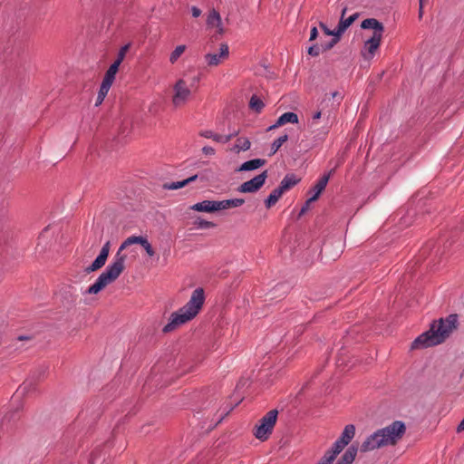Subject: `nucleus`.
<instances>
[{
    "instance_id": "f257e3e1",
    "label": "nucleus",
    "mask_w": 464,
    "mask_h": 464,
    "mask_svg": "<svg viewBox=\"0 0 464 464\" xmlns=\"http://www.w3.org/2000/svg\"><path fill=\"white\" fill-rule=\"evenodd\" d=\"M133 244H140L150 256H154V249L145 237L140 236L129 237L121 243L117 253L113 256L111 263L99 276L96 281L88 287L87 290H102L104 287L114 282L123 272L126 266L127 254L124 253V251L129 250L130 253H132L133 250L130 248Z\"/></svg>"
},
{
    "instance_id": "f03ea898",
    "label": "nucleus",
    "mask_w": 464,
    "mask_h": 464,
    "mask_svg": "<svg viewBox=\"0 0 464 464\" xmlns=\"http://www.w3.org/2000/svg\"><path fill=\"white\" fill-rule=\"evenodd\" d=\"M406 432V425L401 420H394L390 425L377 430L366 438L360 447L361 452L392 445L394 446L402 439Z\"/></svg>"
},
{
    "instance_id": "7ed1b4c3",
    "label": "nucleus",
    "mask_w": 464,
    "mask_h": 464,
    "mask_svg": "<svg viewBox=\"0 0 464 464\" xmlns=\"http://www.w3.org/2000/svg\"><path fill=\"white\" fill-rule=\"evenodd\" d=\"M205 300V292H193L189 301L169 315V323L163 327L162 332L170 333L194 319L202 309Z\"/></svg>"
},
{
    "instance_id": "20e7f679",
    "label": "nucleus",
    "mask_w": 464,
    "mask_h": 464,
    "mask_svg": "<svg viewBox=\"0 0 464 464\" xmlns=\"http://www.w3.org/2000/svg\"><path fill=\"white\" fill-rule=\"evenodd\" d=\"M198 82V77L194 76L192 78H180L175 82L171 99L172 105L175 108L183 107L188 102L193 90L196 89Z\"/></svg>"
},
{
    "instance_id": "39448f33",
    "label": "nucleus",
    "mask_w": 464,
    "mask_h": 464,
    "mask_svg": "<svg viewBox=\"0 0 464 464\" xmlns=\"http://www.w3.org/2000/svg\"><path fill=\"white\" fill-rule=\"evenodd\" d=\"M343 96L341 92L335 91L331 93H326L320 101L317 108L324 114V121L326 123H332L335 119V112L337 111Z\"/></svg>"
},
{
    "instance_id": "423d86ee",
    "label": "nucleus",
    "mask_w": 464,
    "mask_h": 464,
    "mask_svg": "<svg viewBox=\"0 0 464 464\" xmlns=\"http://www.w3.org/2000/svg\"><path fill=\"white\" fill-rule=\"evenodd\" d=\"M277 410L274 409L269 411L258 420V423L256 424L253 430L254 436L261 441L267 440L273 432L274 427L277 420Z\"/></svg>"
},
{
    "instance_id": "0eeeda50",
    "label": "nucleus",
    "mask_w": 464,
    "mask_h": 464,
    "mask_svg": "<svg viewBox=\"0 0 464 464\" xmlns=\"http://www.w3.org/2000/svg\"><path fill=\"white\" fill-rule=\"evenodd\" d=\"M442 343L435 326L430 324V329L419 335L411 344V350L424 349Z\"/></svg>"
},
{
    "instance_id": "6e6552de",
    "label": "nucleus",
    "mask_w": 464,
    "mask_h": 464,
    "mask_svg": "<svg viewBox=\"0 0 464 464\" xmlns=\"http://www.w3.org/2000/svg\"><path fill=\"white\" fill-rule=\"evenodd\" d=\"M431 324L435 326V331L443 343L450 336L452 330L458 327V314H451L445 319L440 318L438 321H433Z\"/></svg>"
},
{
    "instance_id": "1a4fd4ad",
    "label": "nucleus",
    "mask_w": 464,
    "mask_h": 464,
    "mask_svg": "<svg viewBox=\"0 0 464 464\" xmlns=\"http://www.w3.org/2000/svg\"><path fill=\"white\" fill-rule=\"evenodd\" d=\"M267 171L265 170L261 174L254 177L252 179L242 183L237 190L241 193H254L257 191L266 182Z\"/></svg>"
},
{
    "instance_id": "9d476101",
    "label": "nucleus",
    "mask_w": 464,
    "mask_h": 464,
    "mask_svg": "<svg viewBox=\"0 0 464 464\" xmlns=\"http://www.w3.org/2000/svg\"><path fill=\"white\" fill-rule=\"evenodd\" d=\"M229 49L227 44H222L218 53H207L205 62L208 66H218L228 58Z\"/></svg>"
},
{
    "instance_id": "9b49d317",
    "label": "nucleus",
    "mask_w": 464,
    "mask_h": 464,
    "mask_svg": "<svg viewBox=\"0 0 464 464\" xmlns=\"http://www.w3.org/2000/svg\"><path fill=\"white\" fill-rule=\"evenodd\" d=\"M333 171L334 170H331L328 174H325L323 177H321L318 179V181L314 184V186L310 189L309 193H312V196L307 199V205H310L312 202H314L318 199L319 196L327 186V183Z\"/></svg>"
},
{
    "instance_id": "f8f14e48",
    "label": "nucleus",
    "mask_w": 464,
    "mask_h": 464,
    "mask_svg": "<svg viewBox=\"0 0 464 464\" xmlns=\"http://www.w3.org/2000/svg\"><path fill=\"white\" fill-rule=\"evenodd\" d=\"M382 37H372L371 36L365 41L363 48L361 52L362 57L366 60H370L373 57L376 51L380 48Z\"/></svg>"
},
{
    "instance_id": "ddd939ff",
    "label": "nucleus",
    "mask_w": 464,
    "mask_h": 464,
    "mask_svg": "<svg viewBox=\"0 0 464 464\" xmlns=\"http://www.w3.org/2000/svg\"><path fill=\"white\" fill-rule=\"evenodd\" d=\"M110 247L111 243L110 241H107L102 247L99 256L95 258L92 265L86 268L87 272H93L99 270L105 265L107 258L109 256Z\"/></svg>"
},
{
    "instance_id": "4468645a",
    "label": "nucleus",
    "mask_w": 464,
    "mask_h": 464,
    "mask_svg": "<svg viewBox=\"0 0 464 464\" xmlns=\"http://www.w3.org/2000/svg\"><path fill=\"white\" fill-rule=\"evenodd\" d=\"M207 25L210 28H215L217 34L220 35L225 34V28L222 24L221 16L219 13L215 9H211L208 12L207 18Z\"/></svg>"
},
{
    "instance_id": "2eb2a0df",
    "label": "nucleus",
    "mask_w": 464,
    "mask_h": 464,
    "mask_svg": "<svg viewBox=\"0 0 464 464\" xmlns=\"http://www.w3.org/2000/svg\"><path fill=\"white\" fill-rule=\"evenodd\" d=\"M361 27L364 30H372V37H382L384 33L383 24L375 18L364 19L361 24Z\"/></svg>"
},
{
    "instance_id": "dca6fc26",
    "label": "nucleus",
    "mask_w": 464,
    "mask_h": 464,
    "mask_svg": "<svg viewBox=\"0 0 464 464\" xmlns=\"http://www.w3.org/2000/svg\"><path fill=\"white\" fill-rule=\"evenodd\" d=\"M347 12V6H344L342 9L341 17L339 24L336 28L337 34H343L346 29L359 17L360 14L355 13L349 17L345 18V14Z\"/></svg>"
},
{
    "instance_id": "f3484780",
    "label": "nucleus",
    "mask_w": 464,
    "mask_h": 464,
    "mask_svg": "<svg viewBox=\"0 0 464 464\" xmlns=\"http://www.w3.org/2000/svg\"><path fill=\"white\" fill-rule=\"evenodd\" d=\"M245 203L243 198H232L220 201H215L216 211L225 210L228 208H238Z\"/></svg>"
},
{
    "instance_id": "a211bd4d",
    "label": "nucleus",
    "mask_w": 464,
    "mask_h": 464,
    "mask_svg": "<svg viewBox=\"0 0 464 464\" xmlns=\"http://www.w3.org/2000/svg\"><path fill=\"white\" fill-rule=\"evenodd\" d=\"M297 122H298V116L296 113L291 112V111L285 112L277 119L276 122L274 125H272L268 128V130H274V129L283 126L286 123H297Z\"/></svg>"
},
{
    "instance_id": "6ab92c4d",
    "label": "nucleus",
    "mask_w": 464,
    "mask_h": 464,
    "mask_svg": "<svg viewBox=\"0 0 464 464\" xmlns=\"http://www.w3.org/2000/svg\"><path fill=\"white\" fill-rule=\"evenodd\" d=\"M200 136L207 138V139H212L213 140L220 143H227L231 139L237 134V132H233L228 135H219L216 134L211 130H202L200 131Z\"/></svg>"
},
{
    "instance_id": "aec40b11",
    "label": "nucleus",
    "mask_w": 464,
    "mask_h": 464,
    "mask_svg": "<svg viewBox=\"0 0 464 464\" xmlns=\"http://www.w3.org/2000/svg\"><path fill=\"white\" fill-rule=\"evenodd\" d=\"M358 448L354 444L351 445L336 464H352L357 455Z\"/></svg>"
},
{
    "instance_id": "412c9836",
    "label": "nucleus",
    "mask_w": 464,
    "mask_h": 464,
    "mask_svg": "<svg viewBox=\"0 0 464 464\" xmlns=\"http://www.w3.org/2000/svg\"><path fill=\"white\" fill-rule=\"evenodd\" d=\"M189 208L198 212L212 213L216 211L215 200H204L192 205Z\"/></svg>"
},
{
    "instance_id": "4be33fe9",
    "label": "nucleus",
    "mask_w": 464,
    "mask_h": 464,
    "mask_svg": "<svg viewBox=\"0 0 464 464\" xmlns=\"http://www.w3.org/2000/svg\"><path fill=\"white\" fill-rule=\"evenodd\" d=\"M266 163V160L263 159H255L248 161L244 162L237 169V171H250L254 169H257L263 167Z\"/></svg>"
},
{
    "instance_id": "5701e85b",
    "label": "nucleus",
    "mask_w": 464,
    "mask_h": 464,
    "mask_svg": "<svg viewBox=\"0 0 464 464\" xmlns=\"http://www.w3.org/2000/svg\"><path fill=\"white\" fill-rule=\"evenodd\" d=\"M251 142L247 138L239 137L237 139L235 145L231 148V151L238 154L241 151H246L250 149Z\"/></svg>"
},
{
    "instance_id": "b1692460",
    "label": "nucleus",
    "mask_w": 464,
    "mask_h": 464,
    "mask_svg": "<svg viewBox=\"0 0 464 464\" xmlns=\"http://www.w3.org/2000/svg\"><path fill=\"white\" fill-rule=\"evenodd\" d=\"M355 435V426L348 424L344 427L339 440L345 445H348Z\"/></svg>"
},
{
    "instance_id": "393cba45",
    "label": "nucleus",
    "mask_w": 464,
    "mask_h": 464,
    "mask_svg": "<svg viewBox=\"0 0 464 464\" xmlns=\"http://www.w3.org/2000/svg\"><path fill=\"white\" fill-rule=\"evenodd\" d=\"M299 182V179L293 174L286 175L281 181L279 188L285 193Z\"/></svg>"
},
{
    "instance_id": "a878e982",
    "label": "nucleus",
    "mask_w": 464,
    "mask_h": 464,
    "mask_svg": "<svg viewBox=\"0 0 464 464\" xmlns=\"http://www.w3.org/2000/svg\"><path fill=\"white\" fill-rule=\"evenodd\" d=\"M198 179L197 175L191 176L182 181L171 182L164 184L163 188L169 190H175L181 188H184L188 184L195 181Z\"/></svg>"
},
{
    "instance_id": "bb28decb",
    "label": "nucleus",
    "mask_w": 464,
    "mask_h": 464,
    "mask_svg": "<svg viewBox=\"0 0 464 464\" xmlns=\"http://www.w3.org/2000/svg\"><path fill=\"white\" fill-rule=\"evenodd\" d=\"M119 67H120L119 63L113 62V63L107 70V72L104 75V78L102 80V82L111 86L114 82L115 75L119 70Z\"/></svg>"
},
{
    "instance_id": "cd10ccee",
    "label": "nucleus",
    "mask_w": 464,
    "mask_h": 464,
    "mask_svg": "<svg viewBox=\"0 0 464 464\" xmlns=\"http://www.w3.org/2000/svg\"><path fill=\"white\" fill-rule=\"evenodd\" d=\"M283 194L284 192L282 191V189H280L279 188H275L266 199V207L267 208H270L271 207L276 205Z\"/></svg>"
},
{
    "instance_id": "c85d7f7f",
    "label": "nucleus",
    "mask_w": 464,
    "mask_h": 464,
    "mask_svg": "<svg viewBox=\"0 0 464 464\" xmlns=\"http://www.w3.org/2000/svg\"><path fill=\"white\" fill-rule=\"evenodd\" d=\"M110 88H111V85L102 82L97 98H96L95 106H99L102 103L106 95L109 92Z\"/></svg>"
},
{
    "instance_id": "c756f323",
    "label": "nucleus",
    "mask_w": 464,
    "mask_h": 464,
    "mask_svg": "<svg viewBox=\"0 0 464 464\" xmlns=\"http://www.w3.org/2000/svg\"><path fill=\"white\" fill-rule=\"evenodd\" d=\"M265 104L264 102H262V100L257 96V95H253L249 101V108L256 111V112H260L263 108H264Z\"/></svg>"
},
{
    "instance_id": "7c9ffc66",
    "label": "nucleus",
    "mask_w": 464,
    "mask_h": 464,
    "mask_svg": "<svg viewBox=\"0 0 464 464\" xmlns=\"http://www.w3.org/2000/svg\"><path fill=\"white\" fill-rule=\"evenodd\" d=\"M185 50L186 45L184 44L177 46L169 55L170 63L174 64L179 60V58L184 53Z\"/></svg>"
},
{
    "instance_id": "2f4dec72",
    "label": "nucleus",
    "mask_w": 464,
    "mask_h": 464,
    "mask_svg": "<svg viewBox=\"0 0 464 464\" xmlns=\"http://www.w3.org/2000/svg\"><path fill=\"white\" fill-rule=\"evenodd\" d=\"M193 224L196 225L198 228H202V229H208V228H212V227H216L215 223H213L211 221L204 220L199 217H197L194 219Z\"/></svg>"
},
{
    "instance_id": "473e14b6",
    "label": "nucleus",
    "mask_w": 464,
    "mask_h": 464,
    "mask_svg": "<svg viewBox=\"0 0 464 464\" xmlns=\"http://www.w3.org/2000/svg\"><path fill=\"white\" fill-rule=\"evenodd\" d=\"M287 140L288 136L286 134L276 139L271 146L270 155H274Z\"/></svg>"
},
{
    "instance_id": "72a5a7b5",
    "label": "nucleus",
    "mask_w": 464,
    "mask_h": 464,
    "mask_svg": "<svg viewBox=\"0 0 464 464\" xmlns=\"http://www.w3.org/2000/svg\"><path fill=\"white\" fill-rule=\"evenodd\" d=\"M130 44H127L124 46H122L120 49V51L118 53V55H117V59L114 61V63H118L119 65H121V63L124 60L125 55L128 53V51L130 50Z\"/></svg>"
},
{
    "instance_id": "f704fd0d",
    "label": "nucleus",
    "mask_w": 464,
    "mask_h": 464,
    "mask_svg": "<svg viewBox=\"0 0 464 464\" xmlns=\"http://www.w3.org/2000/svg\"><path fill=\"white\" fill-rule=\"evenodd\" d=\"M30 386H31V383L24 382L23 385L20 386L18 388V390L15 392L14 396V397H20V396L24 395L25 392H28L29 389H30Z\"/></svg>"
},
{
    "instance_id": "c9c22d12",
    "label": "nucleus",
    "mask_w": 464,
    "mask_h": 464,
    "mask_svg": "<svg viewBox=\"0 0 464 464\" xmlns=\"http://www.w3.org/2000/svg\"><path fill=\"white\" fill-rule=\"evenodd\" d=\"M319 26L322 28V30L324 31V33L326 34V35H332L334 37H341L342 34H337L336 33V29L334 30H330L324 23H320L319 24Z\"/></svg>"
},
{
    "instance_id": "e433bc0d",
    "label": "nucleus",
    "mask_w": 464,
    "mask_h": 464,
    "mask_svg": "<svg viewBox=\"0 0 464 464\" xmlns=\"http://www.w3.org/2000/svg\"><path fill=\"white\" fill-rule=\"evenodd\" d=\"M347 445L343 444L339 439L333 444L331 450L336 452L338 455Z\"/></svg>"
},
{
    "instance_id": "4c0bfd02",
    "label": "nucleus",
    "mask_w": 464,
    "mask_h": 464,
    "mask_svg": "<svg viewBox=\"0 0 464 464\" xmlns=\"http://www.w3.org/2000/svg\"><path fill=\"white\" fill-rule=\"evenodd\" d=\"M321 52H324L322 49V44L320 46L317 44H314L308 48V53L312 56H318Z\"/></svg>"
},
{
    "instance_id": "58836bf2",
    "label": "nucleus",
    "mask_w": 464,
    "mask_h": 464,
    "mask_svg": "<svg viewBox=\"0 0 464 464\" xmlns=\"http://www.w3.org/2000/svg\"><path fill=\"white\" fill-rule=\"evenodd\" d=\"M340 40V37H334L330 42L327 44H322L323 51H328L332 49Z\"/></svg>"
},
{
    "instance_id": "ea45409f",
    "label": "nucleus",
    "mask_w": 464,
    "mask_h": 464,
    "mask_svg": "<svg viewBox=\"0 0 464 464\" xmlns=\"http://www.w3.org/2000/svg\"><path fill=\"white\" fill-rule=\"evenodd\" d=\"M323 118L324 120V114L318 108L312 115V125H315L319 119Z\"/></svg>"
},
{
    "instance_id": "a19ab883",
    "label": "nucleus",
    "mask_w": 464,
    "mask_h": 464,
    "mask_svg": "<svg viewBox=\"0 0 464 464\" xmlns=\"http://www.w3.org/2000/svg\"><path fill=\"white\" fill-rule=\"evenodd\" d=\"M338 454L330 449L324 453L323 457H324L330 463L333 464Z\"/></svg>"
},
{
    "instance_id": "79ce46f5",
    "label": "nucleus",
    "mask_w": 464,
    "mask_h": 464,
    "mask_svg": "<svg viewBox=\"0 0 464 464\" xmlns=\"http://www.w3.org/2000/svg\"><path fill=\"white\" fill-rule=\"evenodd\" d=\"M202 151L205 155L208 156H213L215 154V150L209 146L203 147Z\"/></svg>"
},
{
    "instance_id": "37998d69",
    "label": "nucleus",
    "mask_w": 464,
    "mask_h": 464,
    "mask_svg": "<svg viewBox=\"0 0 464 464\" xmlns=\"http://www.w3.org/2000/svg\"><path fill=\"white\" fill-rule=\"evenodd\" d=\"M191 13H192L193 17L197 18V17L200 16L201 10L198 7H197V6H192L191 7Z\"/></svg>"
},
{
    "instance_id": "c03bdc74",
    "label": "nucleus",
    "mask_w": 464,
    "mask_h": 464,
    "mask_svg": "<svg viewBox=\"0 0 464 464\" xmlns=\"http://www.w3.org/2000/svg\"><path fill=\"white\" fill-rule=\"evenodd\" d=\"M317 35H318L317 28H316V27H313V28L311 29V32H310V39H309V40H310V41H314V40H315V39H316V37H317Z\"/></svg>"
},
{
    "instance_id": "a18cd8bd",
    "label": "nucleus",
    "mask_w": 464,
    "mask_h": 464,
    "mask_svg": "<svg viewBox=\"0 0 464 464\" xmlns=\"http://www.w3.org/2000/svg\"><path fill=\"white\" fill-rule=\"evenodd\" d=\"M457 431L461 432L464 431V419L460 421V423L457 427Z\"/></svg>"
},
{
    "instance_id": "49530a36",
    "label": "nucleus",
    "mask_w": 464,
    "mask_h": 464,
    "mask_svg": "<svg viewBox=\"0 0 464 464\" xmlns=\"http://www.w3.org/2000/svg\"><path fill=\"white\" fill-rule=\"evenodd\" d=\"M309 206L310 205H307V201L305 202V205L302 208L301 211H300V215H304L307 209L309 208Z\"/></svg>"
},
{
    "instance_id": "de8ad7c7",
    "label": "nucleus",
    "mask_w": 464,
    "mask_h": 464,
    "mask_svg": "<svg viewBox=\"0 0 464 464\" xmlns=\"http://www.w3.org/2000/svg\"><path fill=\"white\" fill-rule=\"evenodd\" d=\"M316 464H332L324 457H322Z\"/></svg>"
},
{
    "instance_id": "09e8293b",
    "label": "nucleus",
    "mask_w": 464,
    "mask_h": 464,
    "mask_svg": "<svg viewBox=\"0 0 464 464\" xmlns=\"http://www.w3.org/2000/svg\"><path fill=\"white\" fill-rule=\"evenodd\" d=\"M423 7L424 6H421L420 5L419 7V17L421 18L422 17V14H423Z\"/></svg>"
},
{
    "instance_id": "8fccbe9b",
    "label": "nucleus",
    "mask_w": 464,
    "mask_h": 464,
    "mask_svg": "<svg viewBox=\"0 0 464 464\" xmlns=\"http://www.w3.org/2000/svg\"><path fill=\"white\" fill-rule=\"evenodd\" d=\"M430 0H420V5L424 6Z\"/></svg>"
},
{
    "instance_id": "3c124183",
    "label": "nucleus",
    "mask_w": 464,
    "mask_h": 464,
    "mask_svg": "<svg viewBox=\"0 0 464 464\" xmlns=\"http://www.w3.org/2000/svg\"><path fill=\"white\" fill-rule=\"evenodd\" d=\"M403 287H405V288H413V287H416V285H412L409 284V285H403Z\"/></svg>"
},
{
    "instance_id": "603ef678",
    "label": "nucleus",
    "mask_w": 464,
    "mask_h": 464,
    "mask_svg": "<svg viewBox=\"0 0 464 464\" xmlns=\"http://www.w3.org/2000/svg\"><path fill=\"white\" fill-rule=\"evenodd\" d=\"M301 328H302V326H300V328L298 329L297 333L301 334L303 332V330Z\"/></svg>"
},
{
    "instance_id": "864d4df0",
    "label": "nucleus",
    "mask_w": 464,
    "mask_h": 464,
    "mask_svg": "<svg viewBox=\"0 0 464 464\" xmlns=\"http://www.w3.org/2000/svg\"><path fill=\"white\" fill-rule=\"evenodd\" d=\"M195 290L202 291V290H203V288H202V287H198V288H196Z\"/></svg>"
},
{
    "instance_id": "5fc2aeb1",
    "label": "nucleus",
    "mask_w": 464,
    "mask_h": 464,
    "mask_svg": "<svg viewBox=\"0 0 464 464\" xmlns=\"http://www.w3.org/2000/svg\"><path fill=\"white\" fill-rule=\"evenodd\" d=\"M88 294H97L98 292L96 291H93V292H87Z\"/></svg>"
}]
</instances>
